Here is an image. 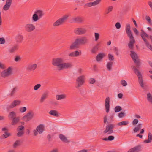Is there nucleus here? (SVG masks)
Listing matches in <instances>:
<instances>
[{
	"label": "nucleus",
	"instance_id": "1",
	"mask_svg": "<svg viewBox=\"0 0 152 152\" xmlns=\"http://www.w3.org/2000/svg\"><path fill=\"white\" fill-rule=\"evenodd\" d=\"M52 64L54 66H56L59 71L70 68L72 66L71 63H64L63 59L60 58L53 59L52 61Z\"/></svg>",
	"mask_w": 152,
	"mask_h": 152
},
{
	"label": "nucleus",
	"instance_id": "2",
	"mask_svg": "<svg viewBox=\"0 0 152 152\" xmlns=\"http://www.w3.org/2000/svg\"><path fill=\"white\" fill-rule=\"evenodd\" d=\"M88 40L86 37H83L76 38L70 45V50H74L78 48L80 45H85L88 42Z\"/></svg>",
	"mask_w": 152,
	"mask_h": 152
},
{
	"label": "nucleus",
	"instance_id": "3",
	"mask_svg": "<svg viewBox=\"0 0 152 152\" xmlns=\"http://www.w3.org/2000/svg\"><path fill=\"white\" fill-rule=\"evenodd\" d=\"M130 25L129 24H127L126 28V33L130 38V41L128 44V46L129 48L133 50L135 41L130 30Z\"/></svg>",
	"mask_w": 152,
	"mask_h": 152
},
{
	"label": "nucleus",
	"instance_id": "4",
	"mask_svg": "<svg viewBox=\"0 0 152 152\" xmlns=\"http://www.w3.org/2000/svg\"><path fill=\"white\" fill-rule=\"evenodd\" d=\"M132 69H134L135 73L138 77L139 83L142 88L144 87L143 80L142 78V76L141 72L134 66H132Z\"/></svg>",
	"mask_w": 152,
	"mask_h": 152
},
{
	"label": "nucleus",
	"instance_id": "5",
	"mask_svg": "<svg viewBox=\"0 0 152 152\" xmlns=\"http://www.w3.org/2000/svg\"><path fill=\"white\" fill-rule=\"evenodd\" d=\"M85 82V76L82 75L79 76L76 79V88H78L82 86Z\"/></svg>",
	"mask_w": 152,
	"mask_h": 152
},
{
	"label": "nucleus",
	"instance_id": "6",
	"mask_svg": "<svg viewBox=\"0 0 152 152\" xmlns=\"http://www.w3.org/2000/svg\"><path fill=\"white\" fill-rule=\"evenodd\" d=\"M34 112L32 110H31L23 117L22 120L24 121L28 122L34 118Z\"/></svg>",
	"mask_w": 152,
	"mask_h": 152
},
{
	"label": "nucleus",
	"instance_id": "7",
	"mask_svg": "<svg viewBox=\"0 0 152 152\" xmlns=\"http://www.w3.org/2000/svg\"><path fill=\"white\" fill-rule=\"evenodd\" d=\"M68 16L67 15L64 16L63 17L60 18L54 22L53 25L54 27L58 26L62 24L65 22L67 19Z\"/></svg>",
	"mask_w": 152,
	"mask_h": 152
},
{
	"label": "nucleus",
	"instance_id": "8",
	"mask_svg": "<svg viewBox=\"0 0 152 152\" xmlns=\"http://www.w3.org/2000/svg\"><path fill=\"white\" fill-rule=\"evenodd\" d=\"M21 102V101L18 100H15L13 101L10 105H7L6 106V109L9 111L10 109H12L17 106H19Z\"/></svg>",
	"mask_w": 152,
	"mask_h": 152
},
{
	"label": "nucleus",
	"instance_id": "9",
	"mask_svg": "<svg viewBox=\"0 0 152 152\" xmlns=\"http://www.w3.org/2000/svg\"><path fill=\"white\" fill-rule=\"evenodd\" d=\"M141 36L142 39L144 41L146 46L152 51V46L150 45L149 42L145 38V37L147 38L148 37V35L143 30H141Z\"/></svg>",
	"mask_w": 152,
	"mask_h": 152
},
{
	"label": "nucleus",
	"instance_id": "10",
	"mask_svg": "<svg viewBox=\"0 0 152 152\" xmlns=\"http://www.w3.org/2000/svg\"><path fill=\"white\" fill-rule=\"evenodd\" d=\"M12 74V69L9 67L1 72V76L2 77L5 78L11 75Z\"/></svg>",
	"mask_w": 152,
	"mask_h": 152
},
{
	"label": "nucleus",
	"instance_id": "11",
	"mask_svg": "<svg viewBox=\"0 0 152 152\" xmlns=\"http://www.w3.org/2000/svg\"><path fill=\"white\" fill-rule=\"evenodd\" d=\"M87 31L86 29L83 27H79L75 28L74 33L78 35H81L85 34Z\"/></svg>",
	"mask_w": 152,
	"mask_h": 152
},
{
	"label": "nucleus",
	"instance_id": "12",
	"mask_svg": "<svg viewBox=\"0 0 152 152\" xmlns=\"http://www.w3.org/2000/svg\"><path fill=\"white\" fill-rule=\"evenodd\" d=\"M130 56L136 65L138 66H139L140 65V60L136 53L133 51H131Z\"/></svg>",
	"mask_w": 152,
	"mask_h": 152
},
{
	"label": "nucleus",
	"instance_id": "13",
	"mask_svg": "<svg viewBox=\"0 0 152 152\" xmlns=\"http://www.w3.org/2000/svg\"><path fill=\"white\" fill-rule=\"evenodd\" d=\"M114 126L115 125L113 124L107 125L105 129L103 131V133H107V134L112 133L113 132V129L114 128Z\"/></svg>",
	"mask_w": 152,
	"mask_h": 152
},
{
	"label": "nucleus",
	"instance_id": "14",
	"mask_svg": "<svg viewBox=\"0 0 152 152\" xmlns=\"http://www.w3.org/2000/svg\"><path fill=\"white\" fill-rule=\"evenodd\" d=\"M101 1V0H96L93 2L86 3L84 5V8H87L92 6L97 5L100 3Z\"/></svg>",
	"mask_w": 152,
	"mask_h": 152
},
{
	"label": "nucleus",
	"instance_id": "15",
	"mask_svg": "<svg viewBox=\"0 0 152 152\" xmlns=\"http://www.w3.org/2000/svg\"><path fill=\"white\" fill-rule=\"evenodd\" d=\"M25 30L28 32H31L33 31L35 28V26L32 23H28L25 26Z\"/></svg>",
	"mask_w": 152,
	"mask_h": 152
},
{
	"label": "nucleus",
	"instance_id": "16",
	"mask_svg": "<svg viewBox=\"0 0 152 152\" xmlns=\"http://www.w3.org/2000/svg\"><path fill=\"white\" fill-rule=\"evenodd\" d=\"M19 48V45H18L15 44L10 48L9 52L10 53L13 54L18 50Z\"/></svg>",
	"mask_w": 152,
	"mask_h": 152
},
{
	"label": "nucleus",
	"instance_id": "17",
	"mask_svg": "<svg viewBox=\"0 0 152 152\" xmlns=\"http://www.w3.org/2000/svg\"><path fill=\"white\" fill-rule=\"evenodd\" d=\"M110 98L109 97L106 98L105 101V107L106 111L107 113H108L110 109Z\"/></svg>",
	"mask_w": 152,
	"mask_h": 152
},
{
	"label": "nucleus",
	"instance_id": "18",
	"mask_svg": "<svg viewBox=\"0 0 152 152\" xmlns=\"http://www.w3.org/2000/svg\"><path fill=\"white\" fill-rule=\"evenodd\" d=\"M23 36L19 34L16 35L15 37V40L17 43V44L21 43L23 42Z\"/></svg>",
	"mask_w": 152,
	"mask_h": 152
},
{
	"label": "nucleus",
	"instance_id": "19",
	"mask_svg": "<svg viewBox=\"0 0 152 152\" xmlns=\"http://www.w3.org/2000/svg\"><path fill=\"white\" fill-rule=\"evenodd\" d=\"M141 150V147L140 145H138L130 149L128 152H139Z\"/></svg>",
	"mask_w": 152,
	"mask_h": 152
},
{
	"label": "nucleus",
	"instance_id": "20",
	"mask_svg": "<svg viewBox=\"0 0 152 152\" xmlns=\"http://www.w3.org/2000/svg\"><path fill=\"white\" fill-rule=\"evenodd\" d=\"M37 65L36 64H31L28 65L27 69L32 71L34 70L37 68Z\"/></svg>",
	"mask_w": 152,
	"mask_h": 152
},
{
	"label": "nucleus",
	"instance_id": "21",
	"mask_svg": "<svg viewBox=\"0 0 152 152\" xmlns=\"http://www.w3.org/2000/svg\"><path fill=\"white\" fill-rule=\"evenodd\" d=\"M72 20L74 22L77 23H81L83 21V18L80 16L73 18Z\"/></svg>",
	"mask_w": 152,
	"mask_h": 152
},
{
	"label": "nucleus",
	"instance_id": "22",
	"mask_svg": "<svg viewBox=\"0 0 152 152\" xmlns=\"http://www.w3.org/2000/svg\"><path fill=\"white\" fill-rule=\"evenodd\" d=\"M44 125L41 124L37 126L36 129L39 134H42L44 130Z\"/></svg>",
	"mask_w": 152,
	"mask_h": 152
},
{
	"label": "nucleus",
	"instance_id": "23",
	"mask_svg": "<svg viewBox=\"0 0 152 152\" xmlns=\"http://www.w3.org/2000/svg\"><path fill=\"white\" fill-rule=\"evenodd\" d=\"M66 95L65 94H57L56 96V99L57 100H61L66 99Z\"/></svg>",
	"mask_w": 152,
	"mask_h": 152
},
{
	"label": "nucleus",
	"instance_id": "24",
	"mask_svg": "<svg viewBox=\"0 0 152 152\" xmlns=\"http://www.w3.org/2000/svg\"><path fill=\"white\" fill-rule=\"evenodd\" d=\"M18 88L17 86L13 87L11 89L9 95L11 96H14L18 90Z\"/></svg>",
	"mask_w": 152,
	"mask_h": 152
},
{
	"label": "nucleus",
	"instance_id": "25",
	"mask_svg": "<svg viewBox=\"0 0 152 152\" xmlns=\"http://www.w3.org/2000/svg\"><path fill=\"white\" fill-rule=\"evenodd\" d=\"M34 12L37 15L40 19L42 17L44 14L42 11L39 10H36Z\"/></svg>",
	"mask_w": 152,
	"mask_h": 152
},
{
	"label": "nucleus",
	"instance_id": "26",
	"mask_svg": "<svg viewBox=\"0 0 152 152\" xmlns=\"http://www.w3.org/2000/svg\"><path fill=\"white\" fill-rule=\"evenodd\" d=\"M49 113L53 116L58 117L59 116L58 112L55 110H52L49 112Z\"/></svg>",
	"mask_w": 152,
	"mask_h": 152
},
{
	"label": "nucleus",
	"instance_id": "27",
	"mask_svg": "<svg viewBox=\"0 0 152 152\" xmlns=\"http://www.w3.org/2000/svg\"><path fill=\"white\" fill-rule=\"evenodd\" d=\"M152 140V134L151 132L148 133V139L145 140L144 142L148 143L151 142Z\"/></svg>",
	"mask_w": 152,
	"mask_h": 152
},
{
	"label": "nucleus",
	"instance_id": "28",
	"mask_svg": "<svg viewBox=\"0 0 152 152\" xmlns=\"http://www.w3.org/2000/svg\"><path fill=\"white\" fill-rule=\"evenodd\" d=\"M104 56V54L103 53H99L96 57V60L99 61L103 58Z\"/></svg>",
	"mask_w": 152,
	"mask_h": 152
},
{
	"label": "nucleus",
	"instance_id": "29",
	"mask_svg": "<svg viewBox=\"0 0 152 152\" xmlns=\"http://www.w3.org/2000/svg\"><path fill=\"white\" fill-rule=\"evenodd\" d=\"M113 62L110 61L107 62L106 64L107 69L108 71H111L112 69V66L113 65Z\"/></svg>",
	"mask_w": 152,
	"mask_h": 152
},
{
	"label": "nucleus",
	"instance_id": "30",
	"mask_svg": "<svg viewBox=\"0 0 152 152\" xmlns=\"http://www.w3.org/2000/svg\"><path fill=\"white\" fill-rule=\"evenodd\" d=\"M12 121L11 123V124L12 125H16L19 121V117H15L12 119Z\"/></svg>",
	"mask_w": 152,
	"mask_h": 152
},
{
	"label": "nucleus",
	"instance_id": "31",
	"mask_svg": "<svg viewBox=\"0 0 152 152\" xmlns=\"http://www.w3.org/2000/svg\"><path fill=\"white\" fill-rule=\"evenodd\" d=\"M99 45V44L98 43L92 48L91 50L92 53H95L98 50V46Z\"/></svg>",
	"mask_w": 152,
	"mask_h": 152
},
{
	"label": "nucleus",
	"instance_id": "32",
	"mask_svg": "<svg viewBox=\"0 0 152 152\" xmlns=\"http://www.w3.org/2000/svg\"><path fill=\"white\" fill-rule=\"evenodd\" d=\"M16 113L14 111H12L9 113L8 117L10 119H12L16 117Z\"/></svg>",
	"mask_w": 152,
	"mask_h": 152
},
{
	"label": "nucleus",
	"instance_id": "33",
	"mask_svg": "<svg viewBox=\"0 0 152 152\" xmlns=\"http://www.w3.org/2000/svg\"><path fill=\"white\" fill-rule=\"evenodd\" d=\"M59 137L61 140L63 142H69L66 138L62 134H60Z\"/></svg>",
	"mask_w": 152,
	"mask_h": 152
},
{
	"label": "nucleus",
	"instance_id": "34",
	"mask_svg": "<svg viewBox=\"0 0 152 152\" xmlns=\"http://www.w3.org/2000/svg\"><path fill=\"white\" fill-rule=\"evenodd\" d=\"M32 20L34 22H36L40 19L36 13L34 12L32 18Z\"/></svg>",
	"mask_w": 152,
	"mask_h": 152
},
{
	"label": "nucleus",
	"instance_id": "35",
	"mask_svg": "<svg viewBox=\"0 0 152 152\" xmlns=\"http://www.w3.org/2000/svg\"><path fill=\"white\" fill-rule=\"evenodd\" d=\"M147 96L148 101L152 104V94L149 93L147 94Z\"/></svg>",
	"mask_w": 152,
	"mask_h": 152
},
{
	"label": "nucleus",
	"instance_id": "36",
	"mask_svg": "<svg viewBox=\"0 0 152 152\" xmlns=\"http://www.w3.org/2000/svg\"><path fill=\"white\" fill-rule=\"evenodd\" d=\"M142 124L141 123H139L137 125V127H135L133 130L134 132H137L142 127Z\"/></svg>",
	"mask_w": 152,
	"mask_h": 152
},
{
	"label": "nucleus",
	"instance_id": "37",
	"mask_svg": "<svg viewBox=\"0 0 152 152\" xmlns=\"http://www.w3.org/2000/svg\"><path fill=\"white\" fill-rule=\"evenodd\" d=\"M47 97L48 95L47 93L43 94L41 96L40 100V102H42Z\"/></svg>",
	"mask_w": 152,
	"mask_h": 152
},
{
	"label": "nucleus",
	"instance_id": "38",
	"mask_svg": "<svg viewBox=\"0 0 152 152\" xmlns=\"http://www.w3.org/2000/svg\"><path fill=\"white\" fill-rule=\"evenodd\" d=\"M129 122L128 121H123L118 123V125L119 126L121 125L126 126L127 125L129 124Z\"/></svg>",
	"mask_w": 152,
	"mask_h": 152
},
{
	"label": "nucleus",
	"instance_id": "39",
	"mask_svg": "<svg viewBox=\"0 0 152 152\" xmlns=\"http://www.w3.org/2000/svg\"><path fill=\"white\" fill-rule=\"evenodd\" d=\"M10 136L11 134L10 133H7V132H5V133L1 137V138H6Z\"/></svg>",
	"mask_w": 152,
	"mask_h": 152
},
{
	"label": "nucleus",
	"instance_id": "40",
	"mask_svg": "<svg viewBox=\"0 0 152 152\" xmlns=\"http://www.w3.org/2000/svg\"><path fill=\"white\" fill-rule=\"evenodd\" d=\"M21 144V141L19 140H16L14 143L13 146L14 148H16L17 146L20 145Z\"/></svg>",
	"mask_w": 152,
	"mask_h": 152
},
{
	"label": "nucleus",
	"instance_id": "41",
	"mask_svg": "<svg viewBox=\"0 0 152 152\" xmlns=\"http://www.w3.org/2000/svg\"><path fill=\"white\" fill-rule=\"evenodd\" d=\"M74 52L75 57L81 55L82 54L81 51L80 50H76Z\"/></svg>",
	"mask_w": 152,
	"mask_h": 152
},
{
	"label": "nucleus",
	"instance_id": "42",
	"mask_svg": "<svg viewBox=\"0 0 152 152\" xmlns=\"http://www.w3.org/2000/svg\"><path fill=\"white\" fill-rule=\"evenodd\" d=\"M122 110L121 107L119 106H117L115 107L114 111L115 112H118Z\"/></svg>",
	"mask_w": 152,
	"mask_h": 152
},
{
	"label": "nucleus",
	"instance_id": "43",
	"mask_svg": "<svg viewBox=\"0 0 152 152\" xmlns=\"http://www.w3.org/2000/svg\"><path fill=\"white\" fill-rule=\"evenodd\" d=\"M113 8V6H109L107 8V9L106 14H109V13H110L112 11Z\"/></svg>",
	"mask_w": 152,
	"mask_h": 152
},
{
	"label": "nucleus",
	"instance_id": "44",
	"mask_svg": "<svg viewBox=\"0 0 152 152\" xmlns=\"http://www.w3.org/2000/svg\"><path fill=\"white\" fill-rule=\"evenodd\" d=\"M95 36V40L96 41H97L99 37V34L98 33H94Z\"/></svg>",
	"mask_w": 152,
	"mask_h": 152
},
{
	"label": "nucleus",
	"instance_id": "45",
	"mask_svg": "<svg viewBox=\"0 0 152 152\" xmlns=\"http://www.w3.org/2000/svg\"><path fill=\"white\" fill-rule=\"evenodd\" d=\"M10 6L5 4V5L3 6V9L4 11H7L8 10L10 7Z\"/></svg>",
	"mask_w": 152,
	"mask_h": 152
},
{
	"label": "nucleus",
	"instance_id": "46",
	"mask_svg": "<svg viewBox=\"0 0 152 152\" xmlns=\"http://www.w3.org/2000/svg\"><path fill=\"white\" fill-rule=\"evenodd\" d=\"M6 42L5 39L4 37H0V44H4Z\"/></svg>",
	"mask_w": 152,
	"mask_h": 152
},
{
	"label": "nucleus",
	"instance_id": "47",
	"mask_svg": "<svg viewBox=\"0 0 152 152\" xmlns=\"http://www.w3.org/2000/svg\"><path fill=\"white\" fill-rule=\"evenodd\" d=\"M26 110L27 108L26 107H20L19 109V111L21 113H23L26 112Z\"/></svg>",
	"mask_w": 152,
	"mask_h": 152
},
{
	"label": "nucleus",
	"instance_id": "48",
	"mask_svg": "<svg viewBox=\"0 0 152 152\" xmlns=\"http://www.w3.org/2000/svg\"><path fill=\"white\" fill-rule=\"evenodd\" d=\"M41 86V85L39 84H37L34 86V90H37Z\"/></svg>",
	"mask_w": 152,
	"mask_h": 152
},
{
	"label": "nucleus",
	"instance_id": "49",
	"mask_svg": "<svg viewBox=\"0 0 152 152\" xmlns=\"http://www.w3.org/2000/svg\"><path fill=\"white\" fill-rule=\"evenodd\" d=\"M121 84L124 86L125 87L127 85L126 82L124 80H122L121 81Z\"/></svg>",
	"mask_w": 152,
	"mask_h": 152
},
{
	"label": "nucleus",
	"instance_id": "50",
	"mask_svg": "<svg viewBox=\"0 0 152 152\" xmlns=\"http://www.w3.org/2000/svg\"><path fill=\"white\" fill-rule=\"evenodd\" d=\"M108 57L109 60L113 61L114 60V58L113 56L111 54L109 53L108 54Z\"/></svg>",
	"mask_w": 152,
	"mask_h": 152
},
{
	"label": "nucleus",
	"instance_id": "51",
	"mask_svg": "<svg viewBox=\"0 0 152 152\" xmlns=\"http://www.w3.org/2000/svg\"><path fill=\"white\" fill-rule=\"evenodd\" d=\"M18 132L17 133V135L19 137L22 136L24 132L23 131H18Z\"/></svg>",
	"mask_w": 152,
	"mask_h": 152
},
{
	"label": "nucleus",
	"instance_id": "52",
	"mask_svg": "<svg viewBox=\"0 0 152 152\" xmlns=\"http://www.w3.org/2000/svg\"><path fill=\"white\" fill-rule=\"evenodd\" d=\"M125 114L123 112H121L118 114V116L119 118H122L125 116Z\"/></svg>",
	"mask_w": 152,
	"mask_h": 152
},
{
	"label": "nucleus",
	"instance_id": "53",
	"mask_svg": "<svg viewBox=\"0 0 152 152\" xmlns=\"http://www.w3.org/2000/svg\"><path fill=\"white\" fill-rule=\"evenodd\" d=\"M95 80L94 78H90L89 80V83L90 84H94L95 83Z\"/></svg>",
	"mask_w": 152,
	"mask_h": 152
},
{
	"label": "nucleus",
	"instance_id": "54",
	"mask_svg": "<svg viewBox=\"0 0 152 152\" xmlns=\"http://www.w3.org/2000/svg\"><path fill=\"white\" fill-rule=\"evenodd\" d=\"M24 127L22 126H19L18 128V131H23Z\"/></svg>",
	"mask_w": 152,
	"mask_h": 152
},
{
	"label": "nucleus",
	"instance_id": "55",
	"mask_svg": "<svg viewBox=\"0 0 152 152\" xmlns=\"http://www.w3.org/2000/svg\"><path fill=\"white\" fill-rule=\"evenodd\" d=\"M12 0H6V4L11 6L12 4Z\"/></svg>",
	"mask_w": 152,
	"mask_h": 152
},
{
	"label": "nucleus",
	"instance_id": "56",
	"mask_svg": "<svg viewBox=\"0 0 152 152\" xmlns=\"http://www.w3.org/2000/svg\"><path fill=\"white\" fill-rule=\"evenodd\" d=\"M113 50L115 53V54L117 56H118L119 55L118 50V49L117 47H115L113 49Z\"/></svg>",
	"mask_w": 152,
	"mask_h": 152
},
{
	"label": "nucleus",
	"instance_id": "57",
	"mask_svg": "<svg viewBox=\"0 0 152 152\" xmlns=\"http://www.w3.org/2000/svg\"><path fill=\"white\" fill-rule=\"evenodd\" d=\"M114 116V114H112L110 115L109 118V119L110 121L111 122L113 121Z\"/></svg>",
	"mask_w": 152,
	"mask_h": 152
},
{
	"label": "nucleus",
	"instance_id": "58",
	"mask_svg": "<svg viewBox=\"0 0 152 152\" xmlns=\"http://www.w3.org/2000/svg\"><path fill=\"white\" fill-rule=\"evenodd\" d=\"M115 26L117 29H119L121 27V25L119 22L116 23L115 24Z\"/></svg>",
	"mask_w": 152,
	"mask_h": 152
},
{
	"label": "nucleus",
	"instance_id": "59",
	"mask_svg": "<svg viewBox=\"0 0 152 152\" xmlns=\"http://www.w3.org/2000/svg\"><path fill=\"white\" fill-rule=\"evenodd\" d=\"M145 19L146 20L150 23H151V21L150 19V17L148 16H146L145 17Z\"/></svg>",
	"mask_w": 152,
	"mask_h": 152
},
{
	"label": "nucleus",
	"instance_id": "60",
	"mask_svg": "<svg viewBox=\"0 0 152 152\" xmlns=\"http://www.w3.org/2000/svg\"><path fill=\"white\" fill-rule=\"evenodd\" d=\"M5 68L4 64L0 62V69H4Z\"/></svg>",
	"mask_w": 152,
	"mask_h": 152
},
{
	"label": "nucleus",
	"instance_id": "61",
	"mask_svg": "<svg viewBox=\"0 0 152 152\" xmlns=\"http://www.w3.org/2000/svg\"><path fill=\"white\" fill-rule=\"evenodd\" d=\"M114 137L113 136H110L108 137V139L109 141H112L114 139Z\"/></svg>",
	"mask_w": 152,
	"mask_h": 152
},
{
	"label": "nucleus",
	"instance_id": "62",
	"mask_svg": "<svg viewBox=\"0 0 152 152\" xmlns=\"http://www.w3.org/2000/svg\"><path fill=\"white\" fill-rule=\"evenodd\" d=\"M138 120L137 119H134L133 121L132 124L133 125L137 124L138 122Z\"/></svg>",
	"mask_w": 152,
	"mask_h": 152
},
{
	"label": "nucleus",
	"instance_id": "63",
	"mask_svg": "<svg viewBox=\"0 0 152 152\" xmlns=\"http://www.w3.org/2000/svg\"><path fill=\"white\" fill-rule=\"evenodd\" d=\"M20 59V56H16L15 58V61H16L17 62L19 61V60Z\"/></svg>",
	"mask_w": 152,
	"mask_h": 152
},
{
	"label": "nucleus",
	"instance_id": "64",
	"mask_svg": "<svg viewBox=\"0 0 152 152\" xmlns=\"http://www.w3.org/2000/svg\"><path fill=\"white\" fill-rule=\"evenodd\" d=\"M107 115H105L104 118V124H105L107 122Z\"/></svg>",
	"mask_w": 152,
	"mask_h": 152
}]
</instances>
